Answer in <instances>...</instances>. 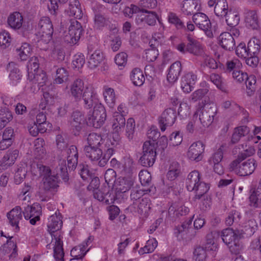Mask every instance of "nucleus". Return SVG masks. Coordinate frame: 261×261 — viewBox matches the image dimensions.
Listing matches in <instances>:
<instances>
[{"label":"nucleus","instance_id":"nucleus-1","mask_svg":"<svg viewBox=\"0 0 261 261\" xmlns=\"http://www.w3.org/2000/svg\"><path fill=\"white\" fill-rule=\"evenodd\" d=\"M62 225V216L59 212H56L55 215H51L48 219V231L51 236V242L54 245V256L56 261H64L62 234L60 231Z\"/></svg>","mask_w":261,"mask_h":261},{"label":"nucleus","instance_id":"nucleus-2","mask_svg":"<svg viewBox=\"0 0 261 261\" xmlns=\"http://www.w3.org/2000/svg\"><path fill=\"white\" fill-rule=\"evenodd\" d=\"M217 113V108L215 103L209 99L203 100L199 102L193 115V119L198 118L200 124L204 127H207L213 122Z\"/></svg>","mask_w":261,"mask_h":261},{"label":"nucleus","instance_id":"nucleus-3","mask_svg":"<svg viewBox=\"0 0 261 261\" xmlns=\"http://www.w3.org/2000/svg\"><path fill=\"white\" fill-rule=\"evenodd\" d=\"M156 144L146 141L143 146L142 155L139 159L140 164L146 167H150L154 164L156 156Z\"/></svg>","mask_w":261,"mask_h":261},{"label":"nucleus","instance_id":"nucleus-4","mask_svg":"<svg viewBox=\"0 0 261 261\" xmlns=\"http://www.w3.org/2000/svg\"><path fill=\"white\" fill-rule=\"evenodd\" d=\"M106 111L102 104H99L88 114L87 123L95 128L100 127L106 120Z\"/></svg>","mask_w":261,"mask_h":261},{"label":"nucleus","instance_id":"nucleus-5","mask_svg":"<svg viewBox=\"0 0 261 261\" xmlns=\"http://www.w3.org/2000/svg\"><path fill=\"white\" fill-rule=\"evenodd\" d=\"M187 44L181 43L177 45L178 50L183 54L189 53L196 56L202 55L203 50L201 44L190 35H187Z\"/></svg>","mask_w":261,"mask_h":261},{"label":"nucleus","instance_id":"nucleus-6","mask_svg":"<svg viewBox=\"0 0 261 261\" xmlns=\"http://www.w3.org/2000/svg\"><path fill=\"white\" fill-rule=\"evenodd\" d=\"M256 166V161L253 158H250L241 163L237 167H229V169L240 176H245L251 175L255 170Z\"/></svg>","mask_w":261,"mask_h":261},{"label":"nucleus","instance_id":"nucleus-7","mask_svg":"<svg viewBox=\"0 0 261 261\" xmlns=\"http://www.w3.org/2000/svg\"><path fill=\"white\" fill-rule=\"evenodd\" d=\"M193 21L200 29L203 30L210 38L213 37L211 23L208 17L203 13H197L193 16Z\"/></svg>","mask_w":261,"mask_h":261},{"label":"nucleus","instance_id":"nucleus-8","mask_svg":"<svg viewBox=\"0 0 261 261\" xmlns=\"http://www.w3.org/2000/svg\"><path fill=\"white\" fill-rule=\"evenodd\" d=\"M84 102V107L87 109L94 108L99 104H101L99 100L97 94L93 87H87L84 91L82 98Z\"/></svg>","mask_w":261,"mask_h":261},{"label":"nucleus","instance_id":"nucleus-9","mask_svg":"<svg viewBox=\"0 0 261 261\" xmlns=\"http://www.w3.org/2000/svg\"><path fill=\"white\" fill-rule=\"evenodd\" d=\"M176 118V111L173 109H166L159 118V123L161 130L164 132L166 127L172 126Z\"/></svg>","mask_w":261,"mask_h":261},{"label":"nucleus","instance_id":"nucleus-10","mask_svg":"<svg viewBox=\"0 0 261 261\" xmlns=\"http://www.w3.org/2000/svg\"><path fill=\"white\" fill-rule=\"evenodd\" d=\"M83 32L82 26L76 19H72L70 20V25L69 27V37L70 43L76 44L80 40Z\"/></svg>","mask_w":261,"mask_h":261},{"label":"nucleus","instance_id":"nucleus-11","mask_svg":"<svg viewBox=\"0 0 261 261\" xmlns=\"http://www.w3.org/2000/svg\"><path fill=\"white\" fill-rule=\"evenodd\" d=\"M207 5L210 8L214 7L215 14L220 18H224L229 10L226 0H209Z\"/></svg>","mask_w":261,"mask_h":261},{"label":"nucleus","instance_id":"nucleus-12","mask_svg":"<svg viewBox=\"0 0 261 261\" xmlns=\"http://www.w3.org/2000/svg\"><path fill=\"white\" fill-rule=\"evenodd\" d=\"M204 147L201 141L193 143L189 147L187 155L192 161L199 162L202 159Z\"/></svg>","mask_w":261,"mask_h":261},{"label":"nucleus","instance_id":"nucleus-13","mask_svg":"<svg viewBox=\"0 0 261 261\" xmlns=\"http://www.w3.org/2000/svg\"><path fill=\"white\" fill-rule=\"evenodd\" d=\"M181 12L186 15L197 13L200 8V0H184L181 4Z\"/></svg>","mask_w":261,"mask_h":261},{"label":"nucleus","instance_id":"nucleus-14","mask_svg":"<svg viewBox=\"0 0 261 261\" xmlns=\"http://www.w3.org/2000/svg\"><path fill=\"white\" fill-rule=\"evenodd\" d=\"M158 19L155 12L153 11L143 10L142 13L137 14L136 18L138 24L144 22L149 25H154Z\"/></svg>","mask_w":261,"mask_h":261},{"label":"nucleus","instance_id":"nucleus-15","mask_svg":"<svg viewBox=\"0 0 261 261\" xmlns=\"http://www.w3.org/2000/svg\"><path fill=\"white\" fill-rule=\"evenodd\" d=\"M242 236L238 231V229H233L232 228H227L223 229L221 233V237L223 242L227 245L231 244L232 242L240 240Z\"/></svg>","mask_w":261,"mask_h":261},{"label":"nucleus","instance_id":"nucleus-16","mask_svg":"<svg viewBox=\"0 0 261 261\" xmlns=\"http://www.w3.org/2000/svg\"><path fill=\"white\" fill-rule=\"evenodd\" d=\"M87 58L88 67L91 69H94L103 61L105 57L100 50H96L93 52L89 50Z\"/></svg>","mask_w":261,"mask_h":261},{"label":"nucleus","instance_id":"nucleus-17","mask_svg":"<svg viewBox=\"0 0 261 261\" xmlns=\"http://www.w3.org/2000/svg\"><path fill=\"white\" fill-rule=\"evenodd\" d=\"M218 39L220 45L226 50H232L235 47L234 37L232 36V34L228 32L221 33Z\"/></svg>","mask_w":261,"mask_h":261},{"label":"nucleus","instance_id":"nucleus-18","mask_svg":"<svg viewBox=\"0 0 261 261\" xmlns=\"http://www.w3.org/2000/svg\"><path fill=\"white\" fill-rule=\"evenodd\" d=\"M42 188L45 191H51L57 190L60 181L58 173L43 177Z\"/></svg>","mask_w":261,"mask_h":261},{"label":"nucleus","instance_id":"nucleus-19","mask_svg":"<svg viewBox=\"0 0 261 261\" xmlns=\"http://www.w3.org/2000/svg\"><path fill=\"white\" fill-rule=\"evenodd\" d=\"M104 147H84V151L86 157L92 162H97L102 158Z\"/></svg>","mask_w":261,"mask_h":261},{"label":"nucleus","instance_id":"nucleus-20","mask_svg":"<svg viewBox=\"0 0 261 261\" xmlns=\"http://www.w3.org/2000/svg\"><path fill=\"white\" fill-rule=\"evenodd\" d=\"M84 90V82L80 79H76L70 86L71 94L76 101L81 100Z\"/></svg>","mask_w":261,"mask_h":261},{"label":"nucleus","instance_id":"nucleus-21","mask_svg":"<svg viewBox=\"0 0 261 261\" xmlns=\"http://www.w3.org/2000/svg\"><path fill=\"white\" fill-rule=\"evenodd\" d=\"M67 166L70 170H74L77 167L79 154L76 147L71 145L67 151Z\"/></svg>","mask_w":261,"mask_h":261},{"label":"nucleus","instance_id":"nucleus-22","mask_svg":"<svg viewBox=\"0 0 261 261\" xmlns=\"http://www.w3.org/2000/svg\"><path fill=\"white\" fill-rule=\"evenodd\" d=\"M10 224L13 227H15L17 230H19L18 226L19 222L22 218L21 209L20 206H16L11 210L7 215Z\"/></svg>","mask_w":261,"mask_h":261},{"label":"nucleus","instance_id":"nucleus-23","mask_svg":"<svg viewBox=\"0 0 261 261\" xmlns=\"http://www.w3.org/2000/svg\"><path fill=\"white\" fill-rule=\"evenodd\" d=\"M197 80V76L192 72H189L182 77L181 87L186 93H189L193 90Z\"/></svg>","mask_w":261,"mask_h":261},{"label":"nucleus","instance_id":"nucleus-24","mask_svg":"<svg viewBox=\"0 0 261 261\" xmlns=\"http://www.w3.org/2000/svg\"><path fill=\"white\" fill-rule=\"evenodd\" d=\"M23 22V17L19 12H14L11 13L7 18V23L9 26L13 30L20 29Z\"/></svg>","mask_w":261,"mask_h":261},{"label":"nucleus","instance_id":"nucleus-25","mask_svg":"<svg viewBox=\"0 0 261 261\" xmlns=\"http://www.w3.org/2000/svg\"><path fill=\"white\" fill-rule=\"evenodd\" d=\"M133 185V181L129 178L120 177L115 181L114 186L117 192L125 193L128 191Z\"/></svg>","mask_w":261,"mask_h":261},{"label":"nucleus","instance_id":"nucleus-26","mask_svg":"<svg viewBox=\"0 0 261 261\" xmlns=\"http://www.w3.org/2000/svg\"><path fill=\"white\" fill-rule=\"evenodd\" d=\"M39 34H53L54 29L52 22L48 17H42L38 24Z\"/></svg>","mask_w":261,"mask_h":261},{"label":"nucleus","instance_id":"nucleus-27","mask_svg":"<svg viewBox=\"0 0 261 261\" xmlns=\"http://www.w3.org/2000/svg\"><path fill=\"white\" fill-rule=\"evenodd\" d=\"M181 71V65L179 61L173 63L169 69L167 79L169 82L173 83L177 80Z\"/></svg>","mask_w":261,"mask_h":261},{"label":"nucleus","instance_id":"nucleus-28","mask_svg":"<svg viewBox=\"0 0 261 261\" xmlns=\"http://www.w3.org/2000/svg\"><path fill=\"white\" fill-rule=\"evenodd\" d=\"M250 132L249 128L246 126H241L236 127L231 136L230 143H237L242 138L247 136Z\"/></svg>","mask_w":261,"mask_h":261},{"label":"nucleus","instance_id":"nucleus-29","mask_svg":"<svg viewBox=\"0 0 261 261\" xmlns=\"http://www.w3.org/2000/svg\"><path fill=\"white\" fill-rule=\"evenodd\" d=\"M200 175L197 170H194L190 172L186 179L187 190L192 191L195 189L196 185L200 181Z\"/></svg>","mask_w":261,"mask_h":261},{"label":"nucleus","instance_id":"nucleus-30","mask_svg":"<svg viewBox=\"0 0 261 261\" xmlns=\"http://www.w3.org/2000/svg\"><path fill=\"white\" fill-rule=\"evenodd\" d=\"M68 13L70 16H73L76 19L82 18L83 14L78 0H69Z\"/></svg>","mask_w":261,"mask_h":261},{"label":"nucleus","instance_id":"nucleus-31","mask_svg":"<svg viewBox=\"0 0 261 261\" xmlns=\"http://www.w3.org/2000/svg\"><path fill=\"white\" fill-rule=\"evenodd\" d=\"M88 145L85 147H103L105 140L101 135L92 133L89 134L87 139Z\"/></svg>","mask_w":261,"mask_h":261},{"label":"nucleus","instance_id":"nucleus-32","mask_svg":"<svg viewBox=\"0 0 261 261\" xmlns=\"http://www.w3.org/2000/svg\"><path fill=\"white\" fill-rule=\"evenodd\" d=\"M245 22L247 27L253 30H256L258 28V16L256 11L251 10L247 12Z\"/></svg>","mask_w":261,"mask_h":261},{"label":"nucleus","instance_id":"nucleus-33","mask_svg":"<svg viewBox=\"0 0 261 261\" xmlns=\"http://www.w3.org/2000/svg\"><path fill=\"white\" fill-rule=\"evenodd\" d=\"M130 79L133 84L137 86H142L145 80L143 71L139 68H135L132 70Z\"/></svg>","mask_w":261,"mask_h":261},{"label":"nucleus","instance_id":"nucleus-34","mask_svg":"<svg viewBox=\"0 0 261 261\" xmlns=\"http://www.w3.org/2000/svg\"><path fill=\"white\" fill-rule=\"evenodd\" d=\"M103 96L104 100L107 105L113 108L116 101V97L114 90L113 88L105 86L103 87Z\"/></svg>","mask_w":261,"mask_h":261},{"label":"nucleus","instance_id":"nucleus-35","mask_svg":"<svg viewBox=\"0 0 261 261\" xmlns=\"http://www.w3.org/2000/svg\"><path fill=\"white\" fill-rule=\"evenodd\" d=\"M255 150L252 147H249L244 151L239 152L237 158L231 162L229 167H237L247 158L253 154Z\"/></svg>","mask_w":261,"mask_h":261},{"label":"nucleus","instance_id":"nucleus-36","mask_svg":"<svg viewBox=\"0 0 261 261\" xmlns=\"http://www.w3.org/2000/svg\"><path fill=\"white\" fill-rule=\"evenodd\" d=\"M125 124L124 116L119 113H115L112 127L115 133H119L124 128Z\"/></svg>","mask_w":261,"mask_h":261},{"label":"nucleus","instance_id":"nucleus-37","mask_svg":"<svg viewBox=\"0 0 261 261\" xmlns=\"http://www.w3.org/2000/svg\"><path fill=\"white\" fill-rule=\"evenodd\" d=\"M224 17H225L227 25L231 27L237 26L240 21V16L238 12L231 9H229Z\"/></svg>","mask_w":261,"mask_h":261},{"label":"nucleus","instance_id":"nucleus-38","mask_svg":"<svg viewBox=\"0 0 261 261\" xmlns=\"http://www.w3.org/2000/svg\"><path fill=\"white\" fill-rule=\"evenodd\" d=\"M260 50V41L255 37L251 38L247 44V50L250 56L257 55Z\"/></svg>","mask_w":261,"mask_h":261},{"label":"nucleus","instance_id":"nucleus-39","mask_svg":"<svg viewBox=\"0 0 261 261\" xmlns=\"http://www.w3.org/2000/svg\"><path fill=\"white\" fill-rule=\"evenodd\" d=\"M34 152L37 158L41 159L45 154V149L44 148L45 142L43 138H38L36 139L34 142Z\"/></svg>","mask_w":261,"mask_h":261},{"label":"nucleus","instance_id":"nucleus-40","mask_svg":"<svg viewBox=\"0 0 261 261\" xmlns=\"http://www.w3.org/2000/svg\"><path fill=\"white\" fill-rule=\"evenodd\" d=\"M28 76L30 79H32L33 75L39 68V60L37 57L31 58L27 65Z\"/></svg>","mask_w":261,"mask_h":261},{"label":"nucleus","instance_id":"nucleus-41","mask_svg":"<svg viewBox=\"0 0 261 261\" xmlns=\"http://www.w3.org/2000/svg\"><path fill=\"white\" fill-rule=\"evenodd\" d=\"M13 119L12 113L7 107L1 108L0 110V123L4 126Z\"/></svg>","mask_w":261,"mask_h":261},{"label":"nucleus","instance_id":"nucleus-42","mask_svg":"<svg viewBox=\"0 0 261 261\" xmlns=\"http://www.w3.org/2000/svg\"><path fill=\"white\" fill-rule=\"evenodd\" d=\"M241 218L240 212L233 210L230 212L225 218V224L227 226H230L233 223L238 224Z\"/></svg>","mask_w":261,"mask_h":261},{"label":"nucleus","instance_id":"nucleus-43","mask_svg":"<svg viewBox=\"0 0 261 261\" xmlns=\"http://www.w3.org/2000/svg\"><path fill=\"white\" fill-rule=\"evenodd\" d=\"M194 190L196 194L194 199H199L201 196L206 195V193L210 189V186L203 181H200L195 187Z\"/></svg>","mask_w":261,"mask_h":261},{"label":"nucleus","instance_id":"nucleus-44","mask_svg":"<svg viewBox=\"0 0 261 261\" xmlns=\"http://www.w3.org/2000/svg\"><path fill=\"white\" fill-rule=\"evenodd\" d=\"M57 170L58 175H60L65 181H68V173L67 172L66 162L65 160L60 159L59 161V166L57 167Z\"/></svg>","mask_w":261,"mask_h":261},{"label":"nucleus","instance_id":"nucleus-45","mask_svg":"<svg viewBox=\"0 0 261 261\" xmlns=\"http://www.w3.org/2000/svg\"><path fill=\"white\" fill-rule=\"evenodd\" d=\"M157 246V241L154 238L150 239L146 242V245L144 247L141 248L139 251V253L143 254L152 252L154 251Z\"/></svg>","mask_w":261,"mask_h":261},{"label":"nucleus","instance_id":"nucleus-46","mask_svg":"<svg viewBox=\"0 0 261 261\" xmlns=\"http://www.w3.org/2000/svg\"><path fill=\"white\" fill-rule=\"evenodd\" d=\"M40 38L37 41V46L41 49L45 50L47 44L52 39V34H39Z\"/></svg>","mask_w":261,"mask_h":261},{"label":"nucleus","instance_id":"nucleus-47","mask_svg":"<svg viewBox=\"0 0 261 261\" xmlns=\"http://www.w3.org/2000/svg\"><path fill=\"white\" fill-rule=\"evenodd\" d=\"M16 51L18 53L20 58L21 60H26L30 55L31 51V48L29 44L27 43H23L21 46L17 49Z\"/></svg>","mask_w":261,"mask_h":261},{"label":"nucleus","instance_id":"nucleus-48","mask_svg":"<svg viewBox=\"0 0 261 261\" xmlns=\"http://www.w3.org/2000/svg\"><path fill=\"white\" fill-rule=\"evenodd\" d=\"M140 181L143 186H149L151 184L150 173L147 170H142L139 174Z\"/></svg>","mask_w":261,"mask_h":261},{"label":"nucleus","instance_id":"nucleus-49","mask_svg":"<svg viewBox=\"0 0 261 261\" xmlns=\"http://www.w3.org/2000/svg\"><path fill=\"white\" fill-rule=\"evenodd\" d=\"M249 199L251 206L255 207H261V192L252 191Z\"/></svg>","mask_w":261,"mask_h":261},{"label":"nucleus","instance_id":"nucleus-50","mask_svg":"<svg viewBox=\"0 0 261 261\" xmlns=\"http://www.w3.org/2000/svg\"><path fill=\"white\" fill-rule=\"evenodd\" d=\"M205 247H198L195 249L194 251V258L196 261H205L206 258V252Z\"/></svg>","mask_w":261,"mask_h":261},{"label":"nucleus","instance_id":"nucleus-51","mask_svg":"<svg viewBox=\"0 0 261 261\" xmlns=\"http://www.w3.org/2000/svg\"><path fill=\"white\" fill-rule=\"evenodd\" d=\"M224 147L225 146L223 145H221L219 149L214 153L209 160L211 164L219 163L221 162L223 156Z\"/></svg>","mask_w":261,"mask_h":261},{"label":"nucleus","instance_id":"nucleus-52","mask_svg":"<svg viewBox=\"0 0 261 261\" xmlns=\"http://www.w3.org/2000/svg\"><path fill=\"white\" fill-rule=\"evenodd\" d=\"M135 129V122L133 118H129L126 123V136L127 138L131 140L133 138Z\"/></svg>","mask_w":261,"mask_h":261},{"label":"nucleus","instance_id":"nucleus-53","mask_svg":"<svg viewBox=\"0 0 261 261\" xmlns=\"http://www.w3.org/2000/svg\"><path fill=\"white\" fill-rule=\"evenodd\" d=\"M68 72L64 68H58L56 71L55 82L57 84H61L67 80Z\"/></svg>","mask_w":261,"mask_h":261},{"label":"nucleus","instance_id":"nucleus-54","mask_svg":"<svg viewBox=\"0 0 261 261\" xmlns=\"http://www.w3.org/2000/svg\"><path fill=\"white\" fill-rule=\"evenodd\" d=\"M116 178V173L114 171V170L112 169H108L105 172V179L106 182L109 185L114 186L115 184V181L117 179Z\"/></svg>","mask_w":261,"mask_h":261},{"label":"nucleus","instance_id":"nucleus-55","mask_svg":"<svg viewBox=\"0 0 261 261\" xmlns=\"http://www.w3.org/2000/svg\"><path fill=\"white\" fill-rule=\"evenodd\" d=\"M27 170L24 167H19L17 168L14 175V181L16 184H20L24 179L27 174Z\"/></svg>","mask_w":261,"mask_h":261},{"label":"nucleus","instance_id":"nucleus-56","mask_svg":"<svg viewBox=\"0 0 261 261\" xmlns=\"http://www.w3.org/2000/svg\"><path fill=\"white\" fill-rule=\"evenodd\" d=\"M168 20L170 23L174 24L178 29H186L184 22L175 13H170L169 14Z\"/></svg>","mask_w":261,"mask_h":261},{"label":"nucleus","instance_id":"nucleus-57","mask_svg":"<svg viewBox=\"0 0 261 261\" xmlns=\"http://www.w3.org/2000/svg\"><path fill=\"white\" fill-rule=\"evenodd\" d=\"M236 55L240 58L244 59L250 56L247 50V46L243 43H240L236 48Z\"/></svg>","mask_w":261,"mask_h":261},{"label":"nucleus","instance_id":"nucleus-58","mask_svg":"<svg viewBox=\"0 0 261 261\" xmlns=\"http://www.w3.org/2000/svg\"><path fill=\"white\" fill-rule=\"evenodd\" d=\"M158 56V50L155 47L152 46L150 48L146 50L145 58L148 62L154 61Z\"/></svg>","mask_w":261,"mask_h":261},{"label":"nucleus","instance_id":"nucleus-59","mask_svg":"<svg viewBox=\"0 0 261 261\" xmlns=\"http://www.w3.org/2000/svg\"><path fill=\"white\" fill-rule=\"evenodd\" d=\"M204 66H206L211 69L224 68V66L220 63H218L215 59L210 57H206L203 64Z\"/></svg>","mask_w":261,"mask_h":261},{"label":"nucleus","instance_id":"nucleus-60","mask_svg":"<svg viewBox=\"0 0 261 261\" xmlns=\"http://www.w3.org/2000/svg\"><path fill=\"white\" fill-rule=\"evenodd\" d=\"M85 63V57L82 54H76L74 56L72 61L73 67L79 69L81 68Z\"/></svg>","mask_w":261,"mask_h":261},{"label":"nucleus","instance_id":"nucleus-61","mask_svg":"<svg viewBox=\"0 0 261 261\" xmlns=\"http://www.w3.org/2000/svg\"><path fill=\"white\" fill-rule=\"evenodd\" d=\"M77 169L79 173L84 180H87L90 177V171L88 169V165L80 164L78 166Z\"/></svg>","mask_w":261,"mask_h":261},{"label":"nucleus","instance_id":"nucleus-62","mask_svg":"<svg viewBox=\"0 0 261 261\" xmlns=\"http://www.w3.org/2000/svg\"><path fill=\"white\" fill-rule=\"evenodd\" d=\"M105 151L106 152H103L102 158L98 162V165L100 167H104L107 164L108 160L113 155L114 150L112 148H108Z\"/></svg>","mask_w":261,"mask_h":261},{"label":"nucleus","instance_id":"nucleus-63","mask_svg":"<svg viewBox=\"0 0 261 261\" xmlns=\"http://www.w3.org/2000/svg\"><path fill=\"white\" fill-rule=\"evenodd\" d=\"M207 92L208 90L207 89H199L191 94L190 99L192 101L196 102L202 98L207 94Z\"/></svg>","mask_w":261,"mask_h":261},{"label":"nucleus","instance_id":"nucleus-64","mask_svg":"<svg viewBox=\"0 0 261 261\" xmlns=\"http://www.w3.org/2000/svg\"><path fill=\"white\" fill-rule=\"evenodd\" d=\"M230 245L229 249L232 254L239 255L241 253L243 249V245L239 242V240L232 242V243Z\"/></svg>","mask_w":261,"mask_h":261}]
</instances>
